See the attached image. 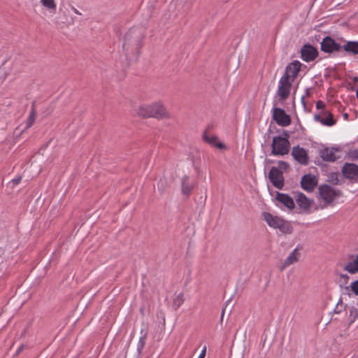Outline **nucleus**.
I'll return each mask as SVG.
<instances>
[{
    "instance_id": "39",
    "label": "nucleus",
    "mask_w": 358,
    "mask_h": 358,
    "mask_svg": "<svg viewBox=\"0 0 358 358\" xmlns=\"http://www.w3.org/2000/svg\"><path fill=\"white\" fill-rule=\"evenodd\" d=\"M71 8H72L73 11L76 14H77V15H81V13H80V12H79V11H78V10L75 7H72Z\"/></svg>"
},
{
    "instance_id": "40",
    "label": "nucleus",
    "mask_w": 358,
    "mask_h": 358,
    "mask_svg": "<svg viewBox=\"0 0 358 358\" xmlns=\"http://www.w3.org/2000/svg\"><path fill=\"white\" fill-rule=\"evenodd\" d=\"M24 345H22L19 348V349L17 350L16 352V355H18L23 349H24Z\"/></svg>"
},
{
    "instance_id": "15",
    "label": "nucleus",
    "mask_w": 358,
    "mask_h": 358,
    "mask_svg": "<svg viewBox=\"0 0 358 358\" xmlns=\"http://www.w3.org/2000/svg\"><path fill=\"white\" fill-rule=\"evenodd\" d=\"M295 200L300 208L308 211L313 201L309 199L302 192H296L294 196Z\"/></svg>"
},
{
    "instance_id": "45",
    "label": "nucleus",
    "mask_w": 358,
    "mask_h": 358,
    "mask_svg": "<svg viewBox=\"0 0 358 358\" xmlns=\"http://www.w3.org/2000/svg\"><path fill=\"white\" fill-rule=\"evenodd\" d=\"M198 358H202V357H198Z\"/></svg>"
},
{
    "instance_id": "22",
    "label": "nucleus",
    "mask_w": 358,
    "mask_h": 358,
    "mask_svg": "<svg viewBox=\"0 0 358 358\" xmlns=\"http://www.w3.org/2000/svg\"><path fill=\"white\" fill-rule=\"evenodd\" d=\"M203 139L208 143L212 145H215L219 148H222L224 147L223 144L222 143H217V138L215 136H213L211 137L208 136L206 134V131H205L203 134Z\"/></svg>"
},
{
    "instance_id": "11",
    "label": "nucleus",
    "mask_w": 358,
    "mask_h": 358,
    "mask_svg": "<svg viewBox=\"0 0 358 358\" xmlns=\"http://www.w3.org/2000/svg\"><path fill=\"white\" fill-rule=\"evenodd\" d=\"M341 48V45L330 36L324 37L321 42V50L327 53L338 52Z\"/></svg>"
},
{
    "instance_id": "9",
    "label": "nucleus",
    "mask_w": 358,
    "mask_h": 358,
    "mask_svg": "<svg viewBox=\"0 0 358 358\" xmlns=\"http://www.w3.org/2000/svg\"><path fill=\"white\" fill-rule=\"evenodd\" d=\"M293 158L301 165H308L309 162V156L307 151L301 147L294 146L291 152Z\"/></svg>"
},
{
    "instance_id": "43",
    "label": "nucleus",
    "mask_w": 358,
    "mask_h": 358,
    "mask_svg": "<svg viewBox=\"0 0 358 358\" xmlns=\"http://www.w3.org/2000/svg\"><path fill=\"white\" fill-rule=\"evenodd\" d=\"M348 117H349V116H348V113H344V114H343V118H344L345 120H347L348 119Z\"/></svg>"
},
{
    "instance_id": "38",
    "label": "nucleus",
    "mask_w": 358,
    "mask_h": 358,
    "mask_svg": "<svg viewBox=\"0 0 358 358\" xmlns=\"http://www.w3.org/2000/svg\"><path fill=\"white\" fill-rule=\"evenodd\" d=\"M205 355H206V348H204V349L202 350V352L200 354V355L199 356V357L204 358Z\"/></svg>"
},
{
    "instance_id": "21",
    "label": "nucleus",
    "mask_w": 358,
    "mask_h": 358,
    "mask_svg": "<svg viewBox=\"0 0 358 358\" xmlns=\"http://www.w3.org/2000/svg\"><path fill=\"white\" fill-rule=\"evenodd\" d=\"M344 270L352 274L358 273V255H357L355 260L345 265Z\"/></svg>"
},
{
    "instance_id": "5",
    "label": "nucleus",
    "mask_w": 358,
    "mask_h": 358,
    "mask_svg": "<svg viewBox=\"0 0 358 358\" xmlns=\"http://www.w3.org/2000/svg\"><path fill=\"white\" fill-rule=\"evenodd\" d=\"M319 193L321 198L327 203H331L336 198L341 196L340 190L335 189L328 185L319 187Z\"/></svg>"
},
{
    "instance_id": "12",
    "label": "nucleus",
    "mask_w": 358,
    "mask_h": 358,
    "mask_svg": "<svg viewBox=\"0 0 358 358\" xmlns=\"http://www.w3.org/2000/svg\"><path fill=\"white\" fill-rule=\"evenodd\" d=\"M301 64L299 61H294L289 64L285 68V72L282 77H286L287 80H292V82L297 77L299 72L300 71Z\"/></svg>"
},
{
    "instance_id": "34",
    "label": "nucleus",
    "mask_w": 358,
    "mask_h": 358,
    "mask_svg": "<svg viewBox=\"0 0 358 358\" xmlns=\"http://www.w3.org/2000/svg\"><path fill=\"white\" fill-rule=\"evenodd\" d=\"M139 345L140 346L138 347V349L139 348H143L144 345H145V338L144 337H141L140 338V341H139Z\"/></svg>"
},
{
    "instance_id": "25",
    "label": "nucleus",
    "mask_w": 358,
    "mask_h": 358,
    "mask_svg": "<svg viewBox=\"0 0 358 358\" xmlns=\"http://www.w3.org/2000/svg\"><path fill=\"white\" fill-rule=\"evenodd\" d=\"M183 301V294L182 293H180L173 299V306L174 307L175 309H177L182 304Z\"/></svg>"
},
{
    "instance_id": "44",
    "label": "nucleus",
    "mask_w": 358,
    "mask_h": 358,
    "mask_svg": "<svg viewBox=\"0 0 358 358\" xmlns=\"http://www.w3.org/2000/svg\"><path fill=\"white\" fill-rule=\"evenodd\" d=\"M308 94H309V92H308V91H307L306 92V96H308Z\"/></svg>"
},
{
    "instance_id": "18",
    "label": "nucleus",
    "mask_w": 358,
    "mask_h": 358,
    "mask_svg": "<svg viewBox=\"0 0 358 358\" xmlns=\"http://www.w3.org/2000/svg\"><path fill=\"white\" fill-rule=\"evenodd\" d=\"M275 199L289 210H293L295 207L294 199L287 194L278 192Z\"/></svg>"
},
{
    "instance_id": "23",
    "label": "nucleus",
    "mask_w": 358,
    "mask_h": 358,
    "mask_svg": "<svg viewBox=\"0 0 358 358\" xmlns=\"http://www.w3.org/2000/svg\"><path fill=\"white\" fill-rule=\"evenodd\" d=\"M41 5L51 13H55L57 8L55 0H40Z\"/></svg>"
},
{
    "instance_id": "8",
    "label": "nucleus",
    "mask_w": 358,
    "mask_h": 358,
    "mask_svg": "<svg viewBox=\"0 0 358 358\" xmlns=\"http://www.w3.org/2000/svg\"><path fill=\"white\" fill-rule=\"evenodd\" d=\"M292 81L287 80L286 77H281L279 81V86L277 90V94L280 97V100H286L291 90Z\"/></svg>"
},
{
    "instance_id": "35",
    "label": "nucleus",
    "mask_w": 358,
    "mask_h": 358,
    "mask_svg": "<svg viewBox=\"0 0 358 358\" xmlns=\"http://www.w3.org/2000/svg\"><path fill=\"white\" fill-rule=\"evenodd\" d=\"M20 181H21V177H18V178H14L12 180V182L13 183V185H17L20 182Z\"/></svg>"
},
{
    "instance_id": "24",
    "label": "nucleus",
    "mask_w": 358,
    "mask_h": 358,
    "mask_svg": "<svg viewBox=\"0 0 358 358\" xmlns=\"http://www.w3.org/2000/svg\"><path fill=\"white\" fill-rule=\"evenodd\" d=\"M357 319H358V308L352 306L349 312V323L352 324Z\"/></svg>"
},
{
    "instance_id": "33",
    "label": "nucleus",
    "mask_w": 358,
    "mask_h": 358,
    "mask_svg": "<svg viewBox=\"0 0 358 358\" xmlns=\"http://www.w3.org/2000/svg\"><path fill=\"white\" fill-rule=\"evenodd\" d=\"M316 107L317 109H323L325 107V104L322 101H317L316 103Z\"/></svg>"
},
{
    "instance_id": "27",
    "label": "nucleus",
    "mask_w": 358,
    "mask_h": 358,
    "mask_svg": "<svg viewBox=\"0 0 358 358\" xmlns=\"http://www.w3.org/2000/svg\"><path fill=\"white\" fill-rule=\"evenodd\" d=\"M320 122L322 124L327 125V126H331V125L334 124V123H335L331 113H329V115L327 117L322 118L320 120Z\"/></svg>"
},
{
    "instance_id": "10",
    "label": "nucleus",
    "mask_w": 358,
    "mask_h": 358,
    "mask_svg": "<svg viewBox=\"0 0 358 358\" xmlns=\"http://www.w3.org/2000/svg\"><path fill=\"white\" fill-rule=\"evenodd\" d=\"M318 55L317 49L310 44H305L301 49V59L306 62L315 60Z\"/></svg>"
},
{
    "instance_id": "31",
    "label": "nucleus",
    "mask_w": 358,
    "mask_h": 358,
    "mask_svg": "<svg viewBox=\"0 0 358 358\" xmlns=\"http://www.w3.org/2000/svg\"><path fill=\"white\" fill-rule=\"evenodd\" d=\"M343 308V301L341 299H339L338 302L336 304V308L334 309V312L336 313H339L341 312Z\"/></svg>"
},
{
    "instance_id": "26",
    "label": "nucleus",
    "mask_w": 358,
    "mask_h": 358,
    "mask_svg": "<svg viewBox=\"0 0 358 358\" xmlns=\"http://www.w3.org/2000/svg\"><path fill=\"white\" fill-rule=\"evenodd\" d=\"M35 118H36V111H35L34 108H32L31 111L30 113V115L29 116V118L27 121L25 129L30 128L33 125V124L35 121Z\"/></svg>"
},
{
    "instance_id": "20",
    "label": "nucleus",
    "mask_w": 358,
    "mask_h": 358,
    "mask_svg": "<svg viewBox=\"0 0 358 358\" xmlns=\"http://www.w3.org/2000/svg\"><path fill=\"white\" fill-rule=\"evenodd\" d=\"M343 50L354 55L358 54V41H348L343 46Z\"/></svg>"
},
{
    "instance_id": "3",
    "label": "nucleus",
    "mask_w": 358,
    "mask_h": 358,
    "mask_svg": "<svg viewBox=\"0 0 358 358\" xmlns=\"http://www.w3.org/2000/svg\"><path fill=\"white\" fill-rule=\"evenodd\" d=\"M262 217L270 227L278 229L284 234H290L292 233L293 227L289 221L285 220L278 216L273 215L268 212H264Z\"/></svg>"
},
{
    "instance_id": "29",
    "label": "nucleus",
    "mask_w": 358,
    "mask_h": 358,
    "mask_svg": "<svg viewBox=\"0 0 358 358\" xmlns=\"http://www.w3.org/2000/svg\"><path fill=\"white\" fill-rule=\"evenodd\" d=\"M289 168V164L284 162V161H279L278 162V168L279 170L282 171L283 172V171H287V169Z\"/></svg>"
},
{
    "instance_id": "13",
    "label": "nucleus",
    "mask_w": 358,
    "mask_h": 358,
    "mask_svg": "<svg viewBox=\"0 0 358 358\" xmlns=\"http://www.w3.org/2000/svg\"><path fill=\"white\" fill-rule=\"evenodd\" d=\"M317 178L311 174L304 175L301 180V187L308 192H312L317 185Z\"/></svg>"
},
{
    "instance_id": "17",
    "label": "nucleus",
    "mask_w": 358,
    "mask_h": 358,
    "mask_svg": "<svg viewBox=\"0 0 358 358\" xmlns=\"http://www.w3.org/2000/svg\"><path fill=\"white\" fill-rule=\"evenodd\" d=\"M300 253L296 248L289 254V255L279 266V270L282 271L287 267L299 261Z\"/></svg>"
},
{
    "instance_id": "42",
    "label": "nucleus",
    "mask_w": 358,
    "mask_h": 358,
    "mask_svg": "<svg viewBox=\"0 0 358 358\" xmlns=\"http://www.w3.org/2000/svg\"><path fill=\"white\" fill-rule=\"evenodd\" d=\"M301 102H302L303 105L304 106V107H306V102H305V96H303L301 97Z\"/></svg>"
},
{
    "instance_id": "2",
    "label": "nucleus",
    "mask_w": 358,
    "mask_h": 358,
    "mask_svg": "<svg viewBox=\"0 0 358 358\" xmlns=\"http://www.w3.org/2000/svg\"><path fill=\"white\" fill-rule=\"evenodd\" d=\"M136 113L143 118L154 117L157 119L169 118L170 115L161 102L140 106Z\"/></svg>"
},
{
    "instance_id": "36",
    "label": "nucleus",
    "mask_w": 358,
    "mask_h": 358,
    "mask_svg": "<svg viewBox=\"0 0 358 358\" xmlns=\"http://www.w3.org/2000/svg\"><path fill=\"white\" fill-rule=\"evenodd\" d=\"M159 183L162 185V187H164V185L165 184V181L164 180H160L159 181ZM164 191V188H162L160 189V192L162 194Z\"/></svg>"
},
{
    "instance_id": "32",
    "label": "nucleus",
    "mask_w": 358,
    "mask_h": 358,
    "mask_svg": "<svg viewBox=\"0 0 358 358\" xmlns=\"http://www.w3.org/2000/svg\"><path fill=\"white\" fill-rule=\"evenodd\" d=\"M340 278L341 280H343V284L346 285L348 282L349 276L346 274H341Z\"/></svg>"
},
{
    "instance_id": "37",
    "label": "nucleus",
    "mask_w": 358,
    "mask_h": 358,
    "mask_svg": "<svg viewBox=\"0 0 358 358\" xmlns=\"http://www.w3.org/2000/svg\"><path fill=\"white\" fill-rule=\"evenodd\" d=\"M314 119L316 120V121H318V122H320V120L322 119L320 115H315L314 116Z\"/></svg>"
},
{
    "instance_id": "4",
    "label": "nucleus",
    "mask_w": 358,
    "mask_h": 358,
    "mask_svg": "<svg viewBox=\"0 0 358 358\" xmlns=\"http://www.w3.org/2000/svg\"><path fill=\"white\" fill-rule=\"evenodd\" d=\"M289 142L287 138L275 136L273 138L271 152L273 155H285L289 151Z\"/></svg>"
},
{
    "instance_id": "1",
    "label": "nucleus",
    "mask_w": 358,
    "mask_h": 358,
    "mask_svg": "<svg viewBox=\"0 0 358 358\" xmlns=\"http://www.w3.org/2000/svg\"><path fill=\"white\" fill-rule=\"evenodd\" d=\"M143 38V31L141 28L130 29L125 34L122 49L127 56L138 55Z\"/></svg>"
},
{
    "instance_id": "28",
    "label": "nucleus",
    "mask_w": 358,
    "mask_h": 358,
    "mask_svg": "<svg viewBox=\"0 0 358 358\" xmlns=\"http://www.w3.org/2000/svg\"><path fill=\"white\" fill-rule=\"evenodd\" d=\"M346 290H350L355 294L358 295V280L352 282L350 286L345 287Z\"/></svg>"
},
{
    "instance_id": "16",
    "label": "nucleus",
    "mask_w": 358,
    "mask_h": 358,
    "mask_svg": "<svg viewBox=\"0 0 358 358\" xmlns=\"http://www.w3.org/2000/svg\"><path fill=\"white\" fill-rule=\"evenodd\" d=\"M338 151L337 148H327L325 147L320 151V157L326 162H335L338 157L336 155V152Z\"/></svg>"
},
{
    "instance_id": "6",
    "label": "nucleus",
    "mask_w": 358,
    "mask_h": 358,
    "mask_svg": "<svg viewBox=\"0 0 358 358\" xmlns=\"http://www.w3.org/2000/svg\"><path fill=\"white\" fill-rule=\"evenodd\" d=\"M268 177L275 187L279 189H282L284 187V177L282 171L279 170L277 167L273 166L270 169Z\"/></svg>"
},
{
    "instance_id": "7",
    "label": "nucleus",
    "mask_w": 358,
    "mask_h": 358,
    "mask_svg": "<svg viewBox=\"0 0 358 358\" xmlns=\"http://www.w3.org/2000/svg\"><path fill=\"white\" fill-rule=\"evenodd\" d=\"M273 120L281 127H287L291 123V117L285 111L280 108L273 109Z\"/></svg>"
},
{
    "instance_id": "14",
    "label": "nucleus",
    "mask_w": 358,
    "mask_h": 358,
    "mask_svg": "<svg viewBox=\"0 0 358 358\" xmlns=\"http://www.w3.org/2000/svg\"><path fill=\"white\" fill-rule=\"evenodd\" d=\"M343 176L351 180L358 179V166L355 164L346 163L342 169Z\"/></svg>"
},
{
    "instance_id": "30",
    "label": "nucleus",
    "mask_w": 358,
    "mask_h": 358,
    "mask_svg": "<svg viewBox=\"0 0 358 358\" xmlns=\"http://www.w3.org/2000/svg\"><path fill=\"white\" fill-rule=\"evenodd\" d=\"M329 181L334 185L338 184V175L335 173H332L329 177Z\"/></svg>"
},
{
    "instance_id": "41",
    "label": "nucleus",
    "mask_w": 358,
    "mask_h": 358,
    "mask_svg": "<svg viewBox=\"0 0 358 358\" xmlns=\"http://www.w3.org/2000/svg\"><path fill=\"white\" fill-rule=\"evenodd\" d=\"M224 311H225V310H224V309H223V310H222V315H221V318H220V322H221V323H222V321H223V317H224Z\"/></svg>"
},
{
    "instance_id": "19",
    "label": "nucleus",
    "mask_w": 358,
    "mask_h": 358,
    "mask_svg": "<svg viewBox=\"0 0 358 358\" xmlns=\"http://www.w3.org/2000/svg\"><path fill=\"white\" fill-rule=\"evenodd\" d=\"M182 193L185 195H189L194 188V184L190 182L187 176H184L181 180Z\"/></svg>"
}]
</instances>
